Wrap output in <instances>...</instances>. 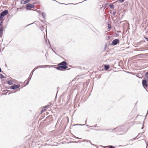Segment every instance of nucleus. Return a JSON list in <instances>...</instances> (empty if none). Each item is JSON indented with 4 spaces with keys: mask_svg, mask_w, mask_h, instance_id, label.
I'll use <instances>...</instances> for the list:
<instances>
[{
    "mask_svg": "<svg viewBox=\"0 0 148 148\" xmlns=\"http://www.w3.org/2000/svg\"><path fill=\"white\" fill-rule=\"evenodd\" d=\"M67 63L64 61L61 63H59L58 64V66L56 67V68L59 70L66 69L67 68Z\"/></svg>",
    "mask_w": 148,
    "mask_h": 148,
    "instance_id": "1",
    "label": "nucleus"
},
{
    "mask_svg": "<svg viewBox=\"0 0 148 148\" xmlns=\"http://www.w3.org/2000/svg\"><path fill=\"white\" fill-rule=\"evenodd\" d=\"M26 8L27 10H30L32 8H33L34 7V4H32L29 3L26 5Z\"/></svg>",
    "mask_w": 148,
    "mask_h": 148,
    "instance_id": "2",
    "label": "nucleus"
},
{
    "mask_svg": "<svg viewBox=\"0 0 148 148\" xmlns=\"http://www.w3.org/2000/svg\"><path fill=\"white\" fill-rule=\"evenodd\" d=\"M142 84L144 88H147V80L146 79H143L142 80Z\"/></svg>",
    "mask_w": 148,
    "mask_h": 148,
    "instance_id": "3",
    "label": "nucleus"
},
{
    "mask_svg": "<svg viewBox=\"0 0 148 148\" xmlns=\"http://www.w3.org/2000/svg\"><path fill=\"white\" fill-rule=\"evenodd\" d=\"M119 39H115L113 40L111 43V45H115L119 43Z\"/></svg>",
    "mask_w": 148,
    "mask_h": 148,
    "instance_id": "4",
    "label": "nucleus"
},
{
    "mask_svg": "<svg viewBox=\"0 0 148 148\" xmlns=\"http://www.w3.org/2000/svg\"><path fill=\"white\" fill-rule=\"evenodd\" d=\"M20 86L19 84L16 85L15 84H14L10 87V88L12 89L15 90L17 88H18L20 87Z\"/></svg>",
    "mask_w": 148,
    "mask_h": 148,
    "instance_id": "5",
    "label": "nucleus"
},
{
    "mask_svg": "<svg viewBox=\"0 0 148 148\" xmlns=\"http://www.w3.org/2000/svg\"><path fill=\"white\" fill-rule=\"evenodd\" d=\"M124 127L123 126H122L121 127H118L116 128V130H118L120 132H122L123 131V134H124L126 132V130H122V129Z\"/></svg>",
    "mask_w": 148,
    "mask_h": 148,
    "instance_id": "6",
    "label": "nucleus"
},
{
    "mask_svg": "<svg viewBox=\"0 0 148 148\" xmlns=\"http://www.w3.org/2000/svg\"><path fill=\"white\" fill-rule=\"evenodd\" d=\"M8 13V11L7 10H5L2 12L0 14L3 17V16L6 15Z\"/></svg>",
    "mask_w": 148,
    "mask_h": 148,
    "instance_id": "7",
    "label": "nucleus"
},
{
    "mask_svg": "<svg viewBox=\"0 0 148 148\" xmlns=\"http://www.w3.org/2000/svg\"><path fill=\"white\" fill-rule=\"evenodd\" d=\"M37 66L36 67H35L34 68V70L31 72L30 73V75H31V74H32V75H33L34 72L35 70H36L39 68H41V67H43V66Z\"/></svg>",
    "mask_w": 148,
    "mask_h": 148,
    "instance_id": "8",
    "label": "nucleus"
},
{
    "mask_svg": "<svg viewBox=\"0 0 148 148\" xmlns=\"http://www.w3.org/2000/svg\"><path fill=\"white\" fill-rule=\"evenodd\" d=\"M29 1V0H22L21 1V3L22 4H23L27 3Z\"/></svg>",
    "mask_w": 148,
    "mask_h": 148,
    "instance_id": "9",
    "label": "nucleus"
},
{
    "mask_svg": "<svg viewBox=\"0 0 148 148\" xmlns=\"http://www.w3.org/2000/svg\"><path fill=\"white\" fill-rule=\"evenodd\" d=\"M31 75L30 74L27 80V81L26 83V84L25 85V86L27 85L29 83V82L30 80L31 79Z\"/></svg>",
    "mask_w": 148,
    "mask_h": 148,
    "instance_id": "10",
    "label": "nucleus"
},
{
    "mask_svg": "<svg viewBox=\"0 0 148 148\" xmlns=\"http://www.w3.org/2000/svg\"><path fill=\"white\" fill-rule=\"evenodd\" d=\"M104 69L105 70H108L110 68V66L109 65H106L104 66Z\"/></svg>",
    "mask_w": 148,
    "mask_h": 148,
    "instance_id": "11",
    "label": "nucleus"
},
{
    "mask_svg": "<svg viewBox=\"0 0 148 148\" xmlns=\"http://www.w3.org/2000/svg\"><path fill=\"white\" fill-rule=\"evenodd\" d=\"M7 83L9 85H11L12 84V82L11 80H9L7 81Z\"/></svg>",
    "mask_w": 148,
    "mask_h": 148,
    "instance_id": "12",
    "label": "nucleus"
},
{
    "mask_svg": "<svg viewBox=\"0 0 148 148\" xmlns=\"http://www.w3.org/2000/svg\"><path fill=\"white\" fill-rule=\"evenodd\" d=\"M110 7L112 9H113L114 8V5L113 4H111L109 5Z\"/></svg>",
    "mask_w": 148,
    "mask_h": 148,
    "instance_id": "13",
    "label": "nucleus"
},
{
    "mask_svg": "<svg viewBox=\"0 0 148 148\" xmlns=\"http://www.w3.org/2000/svg\"><path fill=\"white\" fill-rule=\"evenodd\" d=\"M145 76L148 78V71L145 74Z\"/></svg>",
    "mask_w": 148,
    "mask_h": 148,
    "instance_id": "14",
    "label": "nucleus"
},
{
    "mask_svg": "<svg viewBox=\"0 0 148 148\" xmlns=\"http://www.w3.org/2000/svg\"><path fill=\"white\" fill-rule=\"evenodd\" d=\"M43 18H45V13L42 12L41 14Z\"/></svg>",
    "mask_w": 148,
    "mask_h": 148,
    "instance_id": "15",
    "label": "nucleus"
},
{
    "mask_svg": "<svg viewBox=\"0 0 148 148\" xmlns=\"http://www.w3.org/2000/svg\"><path fill=\"white\" fill-rule=\"evenodd\" d=\"M49 105H48L47 106H45V107H44V108H46L47 107H49ZM46 109V108H45V109H44V110H43V109H42L41 111V112H44V111Z\"/></svg>",
    "mask_w": 148,
    "mask_h": 148,
    "instance_id": "16",
    "label": "nucleus"
},
{
    "mask_svg": "<svg viewBox=\"0 0 148 148\" xmlns=\"http://www.w3.org/2000/svg\"><path fill=\"white\" fill-rule=\"evenodd\" d=\"M107 147H108V148H115V147L114 146L111 145L108 146H107Z\"/></svg>",
    "mask_w": 148,
    "mask_h": 148,
    "instance_id": "17",
    "label": "nucleus"
},
{
    "mask_svg": "<svg viewBox=\"0 0 148 148\" xmlns=\"http://www.w3.org/2000/svg\"><path fill=\"white\" fill-rule=\"evenodd\" d=\"M0 29L3 30V25L0 24Z\"/></svg>",
    "mask_w": 148,
    "mask_h": 148,
    "instance_id": "18",
    "label": "nucleus"
},
{
    "mask_svg": "<svg viewBox=\"0 0 148 148\" xmlns=\"http://www.w3.org/2000/svg\"><path fill=\"white\" fill-rule=\"evenodd\" d=\"M0 78H1V79H3V78H4L5 77H4L3 75L2 74H0Z\"/></svg>",
    "mask_w": 148,
    "mask_h": 148,
    "instance_id": "19",
    "label": "nucleus"
},
{
    "mask_svg": "<svg viewBox=\"0 0 148 148\" xmlns=\"http://www.w3.org/2000/svg\"><path fill=\"white\" fill-rule=\"evenodd\" d=\"M44 29V27L42 26L41 27H40V29L42 32Z\"/></svg>",
    "mask_w": 148,
    "mask_h": 148,
    "instance_id": "20",
    "label": "nucleus"
},
{
    "mask_svg": "<svg viewBox=\"0 0 148 148\" xmlns=\"http://www.w3.org/2000/svg\"><path fill=\"white\" fill-rule=\"evenodd\" d=\"M3 30L0 29V37L1 36Z\"/></svg>",
    "mask_w": 148,
    "mask_h": 148,
    "instance_id": "21",
    "label": "nucleus"
},
{
    "mask_svg": "<svg viewBox=\"0 0 148 148\" xmlns=\"http://www.w3.org/2000/svg\"><path fill=\"white\" fill-rule=\"evenodd\" d=\"M108 28H109V29H110L111 28V25H110V24H108Z\"/></svg>",
    "mask_w": 148,
    "mask_h": 148,
    "instance_id": "22",
    "label": "nucleus"
},
{
    "mask_svg": "<svg viewBox=\"0 0 148 148\" xmlns=\"http://www.w3.org/2000/svg\"><path fill=\"white\" fill-rule=\"evenodd\" d=\"M125 0H119V1L121 3H122Z\"/></svg>",
    "mask_w": 148,
    "mask_h": 148,
    "instance_id": "23",
    "label": "nucleus"
},
{
    "mask_svg": "<svg viewBox=\"0 0 148 148\" xmlns=\"http://www.w3.org/2000/svg\"><path fill=\"white\" fill-rule=\"evenodd\" d=\"M3 17H2V16H1V15L0 14V20L2 19H3Z\"/></svg>",
    "mask_w": 148,
    "mask_h": 148,
    "instance_id": "24",
    "label": "nucleus"
},
{
    "mask_svg": "<svg viewBox=\"0 0 148 148\" xmlns=\"http://www.w3.org/2000/svg\"><path fill=\"white\" fill-rule=\"evenodd\" d=\"M58 3H59L60 4H64V5H68V4H69H69H64V3H60V2H58Z\"/></svg>",
    "mask_w": 148,
    "mask_h": 148,
    "instance_id": "25",
    "label": "nucleus"
},
{
    "mask_svg": "<svg viewBox=\"0 0 148 148\" xmlns=\"http://www.w3.org/2000/svg\"><path fill=\"white\" fill-rule=\"evenodd\" d=\"M145 39L147 41H148V38L145 37Z\"/></svg>",
    "mask_w": 148,
    "mask_h": 148,
    "instance_id": "26",
    "label": "nucleus"
},
{
    "mask_svg": "<svg viewBox=\"0 0 148 148\" xmlns=\"http://www.w3.org/2000/svg\"><path fill=\"white\" fill-rule=\"evenodd\" d=\"M76 125H79L83 126V125H84V124H77Z\"/></svg>",
    "mask_w": 148,
    "mask_h": 148,
    "instance_id": "27",
    "label": "nucleus"
},
{
    "mask_svg": "<svg viewBox=\"0 0 148 148\" xmlns=\"http://www.w3.org/2000/svg\"><path fill=\"white\" fill-rule=\"evenodd\" d=\"M3 23V21H1L0 22V24L2 25V24Z\"/></svg>",
    "mask_w": 148,
    "mask_h": 148,
    "instance_id": "28",
    "label": "nucleus"
},
{
    "mask_svg": "<svg viewBox=\"0 0 148 148\" xmlns=\"http://www.w3.org/2000/svg\"><path fill=\"white\" fill-rule=\"evenodd\" d=\"M92 127H97V125H94L93 126H92Z\"/></svg>",
    "mask_w": 148,
    "mask_h": 148,
    "instance_id": "29",
    "label": "nucleus"
},
{
    "mask_svg": "<svg viewBox=\"0 0 148 148\" xmlns=\"http://www.w3.org/2000/svg\"><path fill=\"white\" fill-rule=\"evenodd\" d=\"M144 55V54H140L138 55V56H139V55Z\"/></svg>",
    "mask_w": 148,
    "mask_h": 148,
    "instance_id": "30",
    "label": "nucleus"
},
{
    "mask_svg": "<svg viewBox=\"0 0 148 148\" xmlns=\"http://www.w3.org/2000/svg\"><path fill=\"white\" fill-rule=\"evenodd\" d=\"M86 142H90V141L89 140H87L86 141Z\"/></svg>",
    "mask_w": 148,
    "mask_h": 148,
    "instance_id": "31",
    "label": "nucleus"
},
{
    "mask_svg": "<svg viewBox=\"0 0 148 148\" xmlns=\"http://www.w3.org/2000/svg\"><path fill=\"white\" fill-rule=\"evenodd\" d=\"M90 144L92 145H94V144H92L91 142L90 141Z\"/></svg>",
    "mask_w": 148,
    "mask_h": 148,
    "instance_id": "32",
    "label": "nucleus"
},
{
    "mask_svg": "<svg viewBox=\"0 0 148 148\" xmlns=\"http://www.w3.org/2000/svg\"><path fill=\"white\" fill-rule=\"evenodd\" d=\"M90 144L92 145H94V144H92L91 142L90 141Z\"/></svg>",
    "mask_w": 148,
    "mask_h": 148,
    "instance_id": "33",
    "label": "nucleus"
},
{
    "mask_svg": "<svg viewBox=\"0 0 148 148\" xmlns=\"http://www.w3.org/2000/svg\"><path fill=\"white\" fill-rule=\"evenodd\" d=\"M1 71H2L1 69V68L0 67V72H1Z\"/></svg>",
    "mask_w": 148,
    "mask_h": 148,
    "instance_id": "34",
    "label": "nucleus"
},
{
    "mask_svg": "<svg viewBox=\"0 0 148 148\" xmlns=\"http://www.w3.org/2000/svg\"><path fill=\"white\" fill-rule=\"evenodd\" d=\"M147 80V83L148 84V79H146Z\"/></svg>",
    "mask_w": 148,
    "mask_h": 148,
    "instance_id": "35",
    "label": "nucleus"
},
{
    "mask_svg": "<svg viewBox=\"0 0 148 148\" xmlns=\"http://www.w3.org/2000/svg\"><path fill=\"white\" fill-rule=\"evenodd\" d=\"M38 3V2H34V4H36V3Z\"/></svg>",
    "mask_w": 148,
    "mask_h": 148,
    "instance_id": "36",
    "label": "nucleus"
},
{
    "mask_svg": "<svg viewBox=\"0 0 148 148\" xmlns=\"http://www.w3.org/2000/svg\"><path fill=\"white\" fill-rule=\"evenodd\" d=\"M46 34H47V29L46 30Z\"/></svg>",
    "mask_w": 148,
    "mask_h": 148,
    "instance_id": "37",
    "label": "nucleus"
},
{
    "mask_svg": "<svg viewBox=\"0 0 148 148\" xmlns=\"http://www.w3.org/2000/svg\"><path fill=\"white\" fill-rule=\"evenodd\" d=\"M147 145H148V144L147 143V146L146 148H147Z\"/></svg>",
    "mask_w": 148,
    "mask_h": 148,
    "instance_id": "38",
    "label": "nucleus"
},
{
    "mask_svg": "<svg viewBox=\"0 0 148 148\" xmlns=\"http://www.w3.org/2000/svg\"><path fill=\"white\" fill-rule=\"evenodd\" d=\"M143 127L142 128H141V129H143Z\"/></svg>",
    "mask_w": 148,
    "mask_h": 148,
    "instance_id": "39",
    "label": "nucleus"
},
{
    "mask_svg": "<svg viewBox=\"0 0 148 148\" xmlns=\"http://www.w3.org/2000/svg\"><path fill=\"white\" fill-rule=\"evenodd\" d=\"M32 74L31 75V76L32 77Z\"/></svg>",
    "mask_w": 148,
    "mask_h": 148,
    "instance_id": "40",
    "label": "nucleus"
},
{
    "mask_svg": "<svg viewBox=\"0 0 148 148\" xmlns=\"http://www.w3.org/2000/svg\"><path fill=\"white\" fill-rule=\"evenodd\" d=\"M73 4V5H75V4Z\"/></svg>",
    "mask_w": 148,
    "mask_h": 148,
    "instance_id": "41",
    "label": "nucleus"
},
{
    "mask_svg": "<svg viewBox=\"0 0 148 148\" xmlns=\"http://www.w3.org/2000/svg\"><path fill=\"white\" fill-rule=\"evenodd\" d=\"M58 90H57V93H58Z\"/></svg>",
    "mask_w": 148,
    "mask_h": 148,
    "instance_id": "42",
    "label": "nucleus"
},
{
    "mask_svg": "<svg viewBox=\"0 0 148 148\" xmlns=\"http://www.w3.org/2000/svg\"><path fill=\"white\" fill-rule=\"evenodd\" d=\"M146 90L147 92H148V90Z\"/></svg>",
    "mask_w": 148,
    "mask_h": 148,
    "instance_id": "43",
    "label": "nucleus"
},
{
    "mask_svg": "<svg viewBox=\"0 0 148 148\" xmlns=\"http://www.w3.org/2000/svg\"><path fill=\"white\" fill-rule=\"evenodd\" d=\"M116 35L117 36H118V35H117V34Z\"/></svg>",
    "mask_w": 148,
    "mask_h": 148,
    "instance_id": "44",
    "label": "nucleus"
},
{
    "mask_svg": "<svg viewBox=\"0 0 148 148\" xmlns=\"http://www.w3.org/2000/svg\"><path fill=\"white\" fill-rule=\"evenodd\" d=\"M59 87H58L57 88V89H58V88Z\"/></svg>",
    "mask_w": 148,
    "mask_h": 148,
    "instance_id": "45",
    "label": "nucleus"
},
{
    "mask_svg": "<svg viewBox=\"0 0 148 148\" xmlns=\"http://www.w3.org/2000/svg\"><path fill=\"white\" fill-rule=\"evenodd\" d=\"M85 123H86V121H85Z\"/></svg>",
    "mask_w": 148,
    "mask_h": 148,
    "instance_id": "46",
    "label": "nucleus"
}]
</instances>
